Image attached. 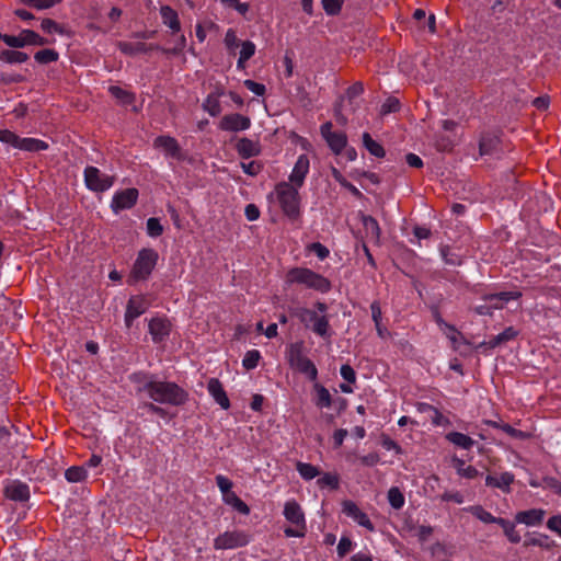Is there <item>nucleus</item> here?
<instances>
[{
  "instance_id": "7ed1b4c3",
  "label": "nucleus",
  "mask_w": 561,
  "mask_h": 561,
  "mask_svg": "<svg viewBox=\"0 0 561 561\" xmlns=\"http://www.w3.org/2000/svg\"><path fill=\"white\" fill-rule=\"evenodd\" d=\"M286 279L289 284H299L320 293H327L331 288V283L325 277L305 267L291 268Z\"/></svg>"
},
{
  "instance_id": "4be33fe9",
  "label": "nucleus",
  "mask_w": 561,
  "mask_h": 561,
  "mask_svg": "<svg viewBox=\"0 0 561 561\" xmlns=\"http://www.w3.org/2000/svg\"><path fill=\"white\" fill-rule=\"evenodd\" d=\"M170 322L163 318H153L149 322V332L154 342L164 340L170 333Z\"/></svg>"
},
{
  "instance_id": "4468645a",
  "label": "nucleus",
  "mask_w": 561,
  "mask_h": 561,
  "mask_svg": "<svg viewBox=\"0 0 561 561\" xmlns=\"http://www.w3.org/2000/svg\"><path fill=\"white\" fill-rule=\"evenodd\" d=\"M360 221L363 230H359V234L363 245L377 243L380 236L378 221L374 217L364 214H360Z\"/></svg>"
},
{
  "instance_id": "72a5a7b5",
  "label": "nucleus",
  "mask_w": 561,
  "mask_h": 561,
  "mask_svg": "<svg viewBox=\"0 0 561 561\" xmlns=\"http://www.w3.org/2000/svg\"><path fill=\"white\" fill-rule=\"evenodd\" d=\"M0 60L7 64H23L28 60V55L24 51L7 49L0 53Z\"/></svg>"
},
{
  "instance_id": "09e8293b",
  "label": "nucleus",
  "mask_w": 561,
  "mask_h": 561,
  "mask_svg": "<svg viewBox=\"0 0 561 561\" xmlns=\"http://www.w3.org/2000/svg\"><path fill=\"white\" fill-rule=\"evenodd\" d=\"M457 249L458 248H440L439 249L440 255L447 264H453V265L460 264L461 256L458 253H456Z\"/></svg>"
},
{
  "instance_id": "0eeeda50",
  "label": "nucleus",
  "mask_w": 561,
  "mask_h": 561,
  "mask_svg": "<svg viewBox=\"0 0 561 561\" xmlns=\"http://www.w3.org/2000/svg\"><path fill=\"white\" fill-rule=\"evenodd\" d=\"M83 178L87 188L94 193H103L110 190L116 181L114 175L103 173L99 168L93 165H88L84 169Z\"/></svg>"
},
{
  "instance_id": "3c124183",
  "label": "nucleus",
  "mask_w": 561,
  "mask_h": 561,
  "mask_svg": "<svg viewBox=\"0 0 561 561\" xmlns=\"http://www.w3.org/2000/svg\"><path fill=\"white\" fill-rule=\"evenodd\" d=\"M0 141L11 145L12 147L19 149L21 137L9 129H1L0 130Z\"/></svg>"
},
{
  "instance_id": "052dcab7",
  "label": "nucleus",
  "mask_w": 561,
  "mask_h": 561,
  "mask_svg": "<svg viewBox=\"0 0 561 561\" xmlns=\"http://www.w3.org/2000/svg\"><path fill=\"white\" fill-rule=\"evenodd\" d=\"M486 423L490 426H493V427H496V428H501L503 432L507 433L508 435H511L513 437H520L522 436V432L512 427L508 424H500V423L494 422V421H488Z\"/></svg>"
},
{
  "instance_id": "c03bdc74",
  "label": "nucleus",
  "mask_w": 561,
  "mask_h": 561,
  "mask_svg": "<svg viewBox=\"0 0 561 561\" xmlns=\"http://www.w3.org/2000/svg\"><path fill=\"white\" fill-rule=\"evenodd\" d=\"M18 2L36 10H46L61 3L62 0H18Z\"/></svg>"
},
{
  "instance_id": "473e14b6",
  "label": "nucleus",
  "mask_w": 561,
  "mask_h": 561,
  "mask_svg": "<svg viewBox=\"0 0 561 561\" xmlns=\"http://www.w3.org/2000/svg\"><path fill=\"white\" fill-rule=\"evenodd\" d=\"M20 150L37 152L48 149V144L37 138H21Z\"/></svg>"
},
{
  "instance_id": "774afa93",
  "label": "nucleus",
  "mask_w": 561,
  "mask_h": 561,
  "mask_svg": "<svg viewBox=\"0 0 561 561\" xmlns=\"http://www.w3.org/2000/svg\"><path fill=\"white\" fill-rule=\"evenodd\" d=\"M364 92V85L362 82H355L346 90V95L350 100L359 96Z\"/></svg>"
},
{
  "instance_id": "f03ea898",
  "label": "nucleus",
  "mask_w": 561,
  "mask_h": 561,
  "mask_svg": "<svg viewBox=\"0 0 561 561\" xmlns=\"http://www.w3.org/2000/svg\"><path fill=\"white\" fill-rule=\"evenodd\" d=\"M299 188L286 181L277 183L274 187L275 199L290 221H297L301 216Z\"/></svg>"
},
{
  "instance_id": "9d476101",
  "label": "nucleus",
  "mask_w": 561,
  "mask_h": 561,
  "mask_svg": "<svg viewBox=\"0 0 561 561\" xmlns=\"http://www.w3.org/2000/svg\"><path fill=\"white\" fill-rule=\"evenodd\" d=\"M250 537L244 531L233 530L225 531L214 540L216 550L236 549L248 545Z\"/></svg>"
},
{
  "instance_id": "b1692460",
  "label": "nucleus",
  "mask_w": 561,
  "mask_h": 561,
  "mask_svg": "<svg viewBox=\"0 0 561 561\" xmlns=\"http://www.w3.org/2000/svg\"><path fill=\"white\" fill-rule=\"evenodd\" d=\"M5 496L13 501H27L30 497V490L27 484L20 481L10 482L4 489Z\"/></svg>"
},
{
  "instance_id": "c9c22d12",
  "label": "nucleus",
  "mask_w": 561,
  "mask_h": 561,
  "mask_svg": "<svg viewBox=\"0 0 561 561\" xmlns=\"http://www.w3.org/2000/svg\"><path fill=\"white\" fill-rule=\"evenodd\" d=\"M255 44L251 41H245L241 44L240 56L237 62L239 69H244L245 62L255 54Z\"/></svg>"
},
{
  "instance_id": "6e6552de",
  "label": "nucleus",
  "mask_w": 561,
  "mask_h": 561,
  "mask_svg": "<svg viewBox=\"0 0 561 561\" xmlns=\"http://www.w3.org/2000/svg\"><path fill=\"white\" fill-rule=\"evenodd\" d=\"M296 316L307 328H311L316 334L322 337L330 336V324L325 314H319L318 311L312 309L301 308L297 310Z\"/></svg>"
},
{
  "instance_id": "20e7f679",
  "label": "nucleus",
  "mask_w": 561,
  "mask_h": 561,
  "mask_svg": "<svg viewBox=\"0 0 561 561\" xmlns=\"http://www.w3.org/2000/svg\"><path fill=\"white\" fill-rule=\"evenodd\" d=\"M286 359L289 366L297 371L306 375L310 380H316L318 370L314 364L305 355L304 343L296 342L286 348Z\"/></svg>"
},
{
  "instance_id": "680f3d73",
  "label": "nucleus",
  "mask_w": 561,
  "mask_h": 561,
  "mask_svg": "<svg viewBox=\"0 0 561 561\" xmlns=\"http://www.w3.org/2000/svg\"><path fill=\"white\" fill-rule=\"evenodd\" d=\"M216 483H217V486L219 488L220 492L222 493V496L226 495L227 493L232 492L231 491L232 482L227 477L221 476V474L217 476Z\"/></svg>"
},
{
  "instance_id": "5fc2aeb1",
  "label": "nucleus",
  "mask_w": 561,
  "mask_h": 561,
  "mask_svg": "<svg viewBox=\"0 0 561 561\" xmlns=\"http://www.w3.org/2000/svg\"><path fill=\"white\" fill-rule=\"evenodd\" d=\"M320 488H331L337 489L339 486V478L336 474L325 473L317 481Z\"/></svg>"
},
{
  "instance_id": "37998d69",
  "label": "nucleus",
  "mask_w": 561,
  "mask_h": 561,
  "mask_svg": "<svg viewBox=\"0 0 561 561\" xmlns=\"http://www.w3.org/2000/svg\"><path fill=\"white\" fill-rule=\"evenodd\" d=\"M59 58V54L55 49L45 48L42 50H38L34 55V59L36 62L41 65H47L50 62L57 61Z\"/></svg>"
},
{
  "instance_id": "79ce46f5",
  "label": "nucleus",
  "mask_w": 561,
  "mask_h": 561,
  "mask_svg": "<svg viewBox=\"0 0 561 561\" xmlns=\"http://www.w3.org/2000/svg\"><path fill=\"white\" fill-rule=\"evenodd\" d=\"M499 525L502 527L504 535L506 536L510 542L518 543L520 541L522 537L519 533L516 530V526L514 523L505 518H502Z\"/></svg>"
},
{
  "instance_id": "ddd939ff",
  "label": "nucleus",
  "mask_w": 561,
  "mask_h": 561,
  "mask_svg": "<svg viewBox=\"0 0 561 561\" xmlns=\"http://www.w3.org/2000/svg\"><path fill=\"white\" fill-rule=\"evenodd\" d=\"M332 123L327 122L321 126V135L325 139L330 149L335 153L340 154L346 147L347 137L343 131H332Z\"/></svg>"
},
{
  "instance_id": "c756f323",
  "label": "nucleus",
  "mask_w": 561,
  "mask_h": 561,
  "mask_svg": "<svg viewBox=\"0 0 561 561\" xmlns=\"http://www.w3.org/2000/svg\"><path fill=\"white\" fill-rule=\"evenodd\" d=\"M222 95L221 91H215L207 95V98L204 100L203 108L205 112H207L210 116H218L221 112V105H220V96Z\"/></svg>"
},
{
  "instance_id": "1a4fd4ad",
  "label": "nucleus",
  "mask_w": 561,
  "mask_h": 561,
  "mask_svg": "<svg viewBox=\"0 0 561 561\" xmlns=\"http://www.w3.org/2000/svg\"><path fill=\"white\" fill-rule=\"evenodd\" d=\"M158 254L151 248H144L134 264L131 277L135 279H145L152 272L157 264Z\"/></svg>"
},
{
  "instance_id": "bf43d9fd",
  "label": "nucleus",
  "mask_w": 561,
  "mask_h": 561,
  "mask_svg": "<svg viewBox=\"0 0 561 561\" xmlns=\"http://www.w3.org/2000/svg\"><path fill=\"white\" fill-rule=\"evenodd\" d=\"M244 87L250 90L251 92L255 93L259 96H262L265 94L266 88L264 84L255 82L251 79H247L243 82Z\"/></svg>"
},
{
  "instance_id": "393cba45",
  "label": "nucleus",
  "mask_w": 561,
  "mask_h": 561,
  "mask_svg": "<svg viewBox=\"0 0 561 561\" xmlns=\"http://www.w3.org/2000/svg\"><path fill=\"white\" fill-rule=\"evenodd\" d=\"M207 390L209 394L214 398V400L225 410L229 409L230 402L226 394V391L222 388L221 382L216 379L211 378L208 381Z\"/></svg>"
},
{
  "instance_id": "9b49d317",
  "label": "nucleus",
  "mask_w": 561,
  "mask_h": 561,
  "mask_svg": "<svg viewBox=\"0 0 561 561\" xmlns=\"http://www.w3.org/2000/svg\"><path fill=\"white\" fill-rule=\"evenodd\" d=\"M522 293L518 290L513 291H501L496 294H489L485 296V300L489 301V306H479L476 311L479 314H490V309H502L510 300L518 299Z\"/></svg>"
},
{
  "instance_id": "603ef678",
  "label": "nucleus",
  "mask_w": 561,
  "mask_h": 561,
  "mask_svg": "<svg viewBox=\"0 0 561 561\" xmlns=\"http://www.w3.org/2000/svg\"><path fill=\"white\" fill-rule=\"evenodd\" d=\"M497 144V139L491 136H483L480 139L479 149L480 154H490Z\"/></svg>"
},
{
  "instance_id": "864d4df0",
  "label": "nucleus",
  "mask_w": 561,
  "mask_h": 561,
  "mask_svg": "<svg viewBox=\"0 0 561 561\" xmlns=\"http://www.w3.org/2000/svg\"><path fill=\"white\" fill-rule=\"evenodd\" d=\"M344 0H322L323 10L328 15H336L340 13Z\"/></svg>"
},
{
  "instance_id": "f257e3e1",
  "label": "nucleus",
  "mask_w": 561,
  "mask_h": 561,
  "mask_svg": "<svg viewBox=\"0 0 561 561\" xmlns=\"http://www.w3.org/2000/svg\"><path fill=\"white\" fill-rule=\"evenodd\" d=\"M138 390L146 392L149 398L159 403L179 405L186 400L185 391L173 382L148 380Z\"/></svg>"
},
{
  "instance_id": "a19ab883",
  "label": "nucleus",
  "mask_w": 561,
  "mask_h": 561,
  "mask_svg": "<svg viewBox=\"0 0 561 561\" xmlns=\"http://www.w3.org/2000/svg\"><path fill=\"white\" fill-rule=\"evenodd\" d=\"M222 499L226 504L232 506L238 512L244 515L249 514V506L234 492L227 493Z\"/></svg>"
},
{
  "instance_id": "49530a36",
  "label": "nucleus",
  "mask_w": 561,
  "mask_h": 561,
  "mask_svg": "<svg viewBox=\"0 0 561 561\" xmlns=\"http://www.w3.org/2000/svg\"><path fill=\"white\" fill-rule=\"evenodd\" d=\"M65 477L69 482H81L87 478V470L84 467H70L66 470Z\"/></svg>"
},
{
  "instance_id": "dca6fc26",
  "label": "nucleus",
  "mask_w": 561,
  "mask_h": 561,
  "mask_svg": "<svg viewBox=\"0 0 561 561\" xmlns=\"http://www.w3.org/2000/svg\"><path fill=\"white\" fill-rule=\"evenodd\" d=\"M153 147L164 152L167 157H171L176 160H182V149L179 141L169 135H161L154 138Z\"/></svg>"
},
{
  "instance_id": "2f4dec72",
  "label": "nucleus",
  "mask_w": 561,
  "mask_h": 561,
  "mask_svg": "<svg viewBox=\"0 0 561 561\" xmlns=\"http://www.w3.org/2000/svg\"><path fill=\"white\" fill-rule=\"evenodd\" d=\"M518 332L513 328H506L502 333L492 337L488 343H482V345H488L491 348H494L505 342H508L517 336Z\"/></svg>"
},
{
  "instance_id": "423d86ee",
  "label": "nucleus",
  "mask_w": 561,
  "mask_h": 561,
  "mask_svg": "<svg viewBox=\"0 0 561 561\" xmlns=\"http://www.w3.org/2000/svg\"><path fill=\"white\" fill-rule=\"evenodd\" d=\"M0 42H3L12 48H23L25 46H45L54 44L55 39L45 38L33 30L24 28L18 35L0 33Z\"/></svg>"
},
{
  "instance_id": "69168bd1",
  "label": "nucleus",
  "mask_w": 561,
  "mask_h": 561,
  "mask_svg": "<svg viewBox=\"0 0 561 561\" xmlns=\"http://www.w3.org/2000/svg\"><path fill=\"white\" fill-rule=\"evenodd\" d=\"M435 146L439 151H450L454 147V141L448 137H439L436 139Z\"/></svg>"
},
{
  "instance_id": "8fccbe9b",
  "label": "nucleus",
  "mask_w": 561,
  "mask_h": 561,
  "mask_svg": "<svg viewBox=\"0 0 561 561\" xmlns=\"http://www.w3.org/2000/svg\"><path fill=\"white\" fill-rule=\"evenodd\" d=\"M261 354L257 350L248 351L242 359V365L245 369H253L257 366Z\"/></svg>"
},
{
  "instance_id": "e2e57ef3",
  "label": "nucleus",
  "mask_w": 561,
  "mask_h": 561,
  "mask_svg": "<svg viewBox=\"0 0 561 561\" xmlns=\"http://www.w3.org/2000/svg\"><path fill=\"white\" fill-rule=\"evenodd\" d=\"M400 108V102L394 99L390 98L388 99L381 106V114L386 115L392 112H397Z\"/></svg>"
},
{
  "instance_id": "a18cd8bd",
  "label": "nucleus",
  "mask_w": 561,
  "mask_h": 561,
  "mask_svg": "<svg viewBox=\"0 0 561 561\" xmlns=\"http://www.w3.org/2000/svg\"><path fill=\"white\" fill-rule=\"evenodd\" d=\"M388 501H389V504L394 510L402 508L404 503H405L404 495L402 494V492L397 486H393V488L389 489V491H388Z\"/></svg>"
},
{
  "instance_id": "de8ad7c7",
  "label": "nucleus",
  "mask_w": 561,
  "mask_h": 561,
  "mask_svg": "<svg viewBox=\"0 0 561 561\" xmlns=\"http://www.w3.org/2000/svg\"><path fill=\"white\" fill-rule=\"evenodd\" d=\"M297 471L305 480H311L320 473L316 466L305 462L297 463Z\"/></svg>"
},
{
  "instance_id": "bb28decb",
  "label": "nucleus",
  "mask_w": 561,
  "mask_h": 561,
  "mask_svg": "<svg viewBox=\"0 0 561 561\" xmlns=\"http://www.w3.org/2000/svg\"><path fill=\"white\" fill-rule=\"evenodd\" d=\"M236 148H237L239 156L243 159L255 157L260 153L259 144L254 142L253 140H251L249 138L239 139Z\"/></svg>"
},
{
  "instance_id": "4d7b16f0",
  "label": "nucleus",
  "mask_w": 561,
  "mask_h": 561,
  "mask_svg": "<svg viewBox=\"0 0 561 561\" xmlns=\"http://www.w3.org/2000/svg\"><path fill=\"white\" fill-rule=\"evenodd\" d=\"M224 43L229 51H233L239 46V39L233 28H229L226 32Z\"/></svg>"
},
{
  "instance_id": "f704fd0d",
  "label": "nucleus",
  "mask_w": 561,
  "mask_h": 561,
  "mask_svg": "<svg viewBox=\"0 0 561 561\" xmlns=\"http://www.w3.org/2000/svg\"><path fill=\"white\" fill-rule=\"evenodd\" d=\"M446 438L462 449H470L474 445V440L471 437L459 432H450L446 435Z\"/></svg>"
},
{
  "instance_id": "aec40b11",
  "label": "nucleus",
  "mask_w": 561,
  "mask_h": 561,
  "mask_svg": "<svg viewBox=\"0 0 561 561\" xmlns=\"http://www.w3.org/2000/svg\"><path fill=\"white\" fill-rule=\"evenodd\" d=\"M434 320L439 327L440 331L450 341L454 350L459 351L462 344H466V340L462 334L451 324L447 323L438 312L434 313Z\"/></svg>"
},
{
  "instance_id": "6e6d98bb",
  "label": "nucleus",
  "mask_w": 561,
  "mask_h": 561,
  "mask_svg": "<svg viewBox=\"0 0 561 561\" xmlns=\"http://www.w3.org/2000/svg\"><path fill=\"white\" fill-rule=\"evenodd\" d=\"M147 232L151 237H159L163 232V227L158 218L151 217L147 220Z\"/></svg>"
},
{
  "instance_id": "a211bd4d",
  "label": "nucleus",
  "mask_w": 561,
  "mask_h": 561,
  "mask_svg": "<svg viewBox=\"0 0 561 561\" xmlns=\"http://www.w3.org/2000/svg\"><path fill=\"white\" fill-rule=\"evenodd\" d=\"M342 511L346 516L352 518L359 526L366 528L369 531L375 530V527L367 514L364 513L353 501H344L342 503Z\"/></svg>"
},
{
  "instance_id": "6ab92c4d",
  "label": "nucleus",
  "mask_w": 561,
  "mask_h": 561,
  "mask_svg": "<svg viewBox=\"0 0 561 561\" xmlns=\"http://www.w3.org/2000/svg\"><path fill=\"white\" fill-rule=\"evenodd\" d=\"M149 308V301L145 296H133L128 300L125 322L127 327H130L133 321L140 317Z\"/></svg>"
},
{
  "instance_id": "13d9d810",
  "label": "nucleus",
  "mask_w": 561,
  "mask_h": 561,
  "mask_svg": "<svg viewBox=\"0 0 561 561\" xmlns=\"http://www.w3.org/2000/svg\"><path fill=\"white\" fill-rule=\"evenodd\" d=\"M353 549V542L348 537H342L337 545L339 557H345Z\"/></svg>"
},
{
  "instance_id": "a878e982",
  "label": "nucleus",
  "mask_w": 561,
  "mask_h": 561,
  "mask_svg": "<svg viewBox=\"0 0 561 561\" xmlns=\"http://www.w3.org/2000/svg\"><path fill=\"white\" fill-rule=\"evenodd\" d=\"M160 15L162 19V23L165 26H168L173 34H176L181 31V22L179 19V14L173 8L167 4L161 5Z\"/></svg>"
},
{
  "instance_id": "f8f14e48",
  "label": "nucleus",
  "mask_w": 561,
  "mask_h": 561,
  "mask_svg": "<svg viewBox=\"0 0 561 561\" xmlns=\"http://www.w3.org/2000/svg\"><path fill=\"white\" fill-rule=\"evenodd\" d=\"M138 196L139 192L135 187L117 191L112 197L111 208L115 214L130 209L136 205Z\"/></svg>"
},
{
  "instance_id": "c85d7f7f",
  "label": "nucleus",
  "mask_w": 561,
  "mask_h": 561,
  "mask_svg": "<svg viewBox=\"0 0 561 561\" xmlns=\"http://www.w3.org/2000/svg\"><path fill=\"white\" fill-rule=\"evenodd\" d=\"M463 511L470 513L471 515H473L476 518H478L480 522H482L484 524H497L499 525L500 522L502 520L501 517L493 516L489 511H486L481 505L468 506V507L463 508Z\"/></svg>"
},
{
  "instance_id": "58836bf2",
  "label": "nucleus",
  "mask_w": 561,
  "mask_h": 561,
  "mask_svg": "<svg viewBox=\"0 0 561 561\" xmlns=\"http://www.w3.org/2000/svg\"><path fill=\"white\" fill-rule=\"evenodd\" d=\"M363 141H364L365 148L369 151L370 154H373L377 158L385 157L386 151H385L383 147L379 142L374 140L368 133H364Z\"/></svg>"
},
{
  "instance_id": "39448f33",
  "label": "nucleus",
  "mask_w": 561,
  "mask_h": 561,
  "mask_svg": "<svg viewBox=\"0 0 561 561\" xmlns=\"http://www.w3.org/2000/svg\"><path fill=\"white\" fill-rule=\"evenodd\" d=\"M284 516L290 524L284 529L286 537H304L307 531L306 518L301 506L295 501L289 500L284 505Z\"/></svg>"
},
{
  "instance_id": "4c0bfd02",
  "label": "nucleus",
  "mask_w": 561,
  "mask_h": 561,
  "mask_svg": "<svg viewBox=\"0 0 561 561\" xmlns=\"http://www.w3.org/2000/svg\"><path fill=\"white\" fill-rule=\"evenodd\" d=\"M453 462H454V467H455L457 473L460 477H463L467 479H474L476 477H478L479 471L473 466H470V465L467 466L463 460L458 459V458H455L453 460Z\"/></svg>"
},
{
  "instance_id": "412c9836",
  "label": "nucleus",
  "mask_w": 561,
  "mask_h": 561,
  "mask_svg": "<svg viewBox=\"0 0 561 561\" xmlns=\"http://www.w3.org/2000/svg\"><path fill=\"white\" fill-rule=\"evenodd\" d=\"M546 512L541 508H531L516 513L515 520L528 527L538 526L542 523Z\"/></svg>"
},
{
  "instance_id": "ea45409f",
  "label": "nucleus",
  "mask_w": 561,
  "mask_h": 561,
  "mask_svg": "<svg viewBox=\"0 0 561 561\" xmlns=\"http://www.w3.org/2000/svg\"><path fill=\"white\" fill-rule=\"evenodd\" d=\"M41 28L43 32L47 34L57 33L60 35H70V33L66 30V27L59 23H57L55 20L45 18L42 20Z\"/></svg>"
},
{
  "instance_id": "338daca9",
  "label": "nucleus",
  "mask_w": 561,
  "mask_h": 561,
  "mask_svg": "<svg viewBox=\"0 0 561 561\" xmlns=\"http://www.w3.org/2000/svg\"><path fill=\"white\" fill-rule=\"evenodd\" d=\"M242 170L249 175H256L260 173L262 165L256 161H250L241 164Z\"/></svg>"
},
{
  "instance_id": "7c9ffc66",
  "label": "nucleus",
  "mask_w": 561,
  "mask_h": 561,
  "mask_svg": "<svg viewBox=\"0 0 561 561\" xmlns=\"http://www.w3.org/2000/svg\"><path fill=\"white\" fill-rule=\"evenodd\" d=\"M108 92L123 105H130L136 100V96L133 92L125 90L118 85H111L108 88Z\"/></svg>"
},
{
  "instance_id": "e433bc0d",
  "label": "nucleus",
  "mask_w": 561,
  "mask_h": 561,
  "mask_svg": "<svg viewBox=\"0 0 561 561\" xmlns=\"http://www.w3.org/2000/svg\"><path fill=\"white\" fill-rule=\"evenodd\" d=\"M313 388L317 394L316 405L319 408H330L332 404V397L329 390L320 383H316Z\"/></svg>"
},
{
  "instance_id": "f3484780",
  "label": "nucleus",
  "mask_w": 561,
  "mask_h": 561,
  "mask_svg": "<svg viewBox=\"0 0 561 561\" xmlns=\"http://www.w3.org/2000/svg\"><path fill=\"white\" fill-rule=\"evenodd\" d=\"M310 170V159L307 154H300L289 174L288 183L302 187Z\"/></svg>"
},
{
  "instance_id": "5701e85b",
  "label": "nucleus",
  "mask_w": 561,
  "mask_h": 561,
  "mask_svg": "<svg viewBox=\"0 0 561 561\" xmlns=\"http://www.w3.org/2000/svg\"><path fill=\"white\" fill-rule=\"evenodd\" d=\"M514 482V474L511 472H502L497 476L489 474L485 478L488 486L496 488L505 493L511 492V484Z\"/></svg>"
},
{
  "instance_id": "cd10ccee",
  "label": "nucleus",
  "mask_w": 561,
  "mask_h": 561,
  "mask_svg": "<svg viewBox=\"0 0 561 561\" xmlns=\"http://www.w3.org/2000/svg\"><path fill=\"white\" fill-rule=\"evenodd\" d=\"M524 546L525 547L537 546V547L543 548L546 550H550L556 546V542L552 539H550V537L548 535L533 533L526 537V539L524 541Z\"/></svg>"
},
{
  "instance_id": "0e129e2a",
  "label": "nucleus",
  "mask_w": 561,
  "mask_h": 561,
  "mask_svg": "<svg viewBox=\"0 0 561 561\" xmlns=\"http://www.w3.org/2000/svg\"><path fill=\"white\" fill-rule=\"evenodd\" d=\"M547 527L561 537V515L550 517L547 522Z\"/></svg>"
},
{
  "instance_id": "2eb2a0df",
  "label": "nucleus",
  "mask_w": 561,
  "mask_h": 561,
  "mask_svg": "<svg viewBox=\"0 0 561 561\" xmlns=\"http://www.w3.org/2000/svg\"><path fill=\"white\" fill-rule=\"evenodd\" d=\"M251 119L239 113L227 114L219 122V129L224 131H242L249 129Z\"/></svg>"
}]
</instances>
